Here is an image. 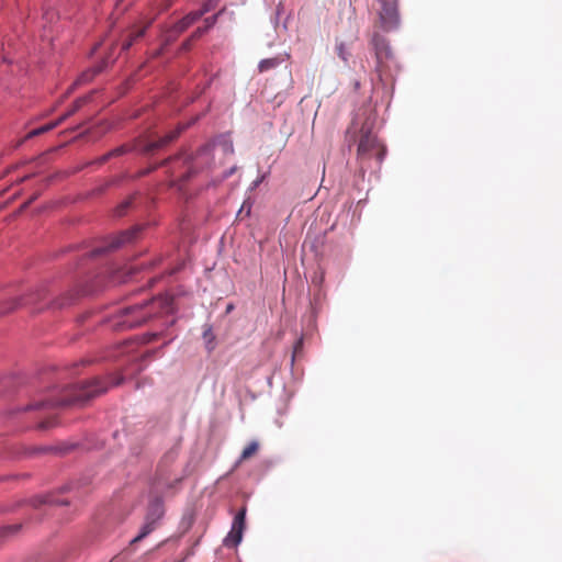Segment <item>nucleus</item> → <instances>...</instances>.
<instances>
[{
	"label": "nucleus",
	"instance_id": "obj_23",
	"mask_svg": "<svg viewBox=\"0 0 562 562\" xmlns=\"http://www.w3.org/2000/svg\"><path fill=\"white\" fill-rule=\"evenodd\" d=\"M72 301V296H63L56 301L53 302V307L54 308H63L65 307L66 305H69L70 302Z\"/></svg>",
	"mask_w": 562,
	"mask_h": 562
},
{
	"label": "nucleus",
	"instance_id": "obj_32",
	"mask_svg": "<svg viewBox=\"0 0 562 562\" xmlns=\"http://www.w3.org/2000/svg\"><path fill=\"white\" fill-rule=\"evenodd\" d=\"M164 47H165V46L162 45V47H160V48H159V52H157V55H160V52H162V50H164Z\"/></svg>",
	"mask_w": 562,
	"mask_h": 562
},
{
	"label": "nucleus",
	"instance_id": "obj_18",
	"mask_svg": "<svg viewBox=\"0 0 562 562\" xmlns=\"http://www.w3.org/2000/svg\"><path fill=\"white\" fill-rule=\"evenodd\" d=\"M259 450V443L257 441H251L250 443H248L241 454H240V458H239V462H243L251 457H254Z\"/></svg>",
	"mask_w": 562,
	"mask_h": 562
},
{
	"label": "nucleus",
	"instance_id": "obj_2",
	"mask_svg": "<svg viewBox=\"0 0 562 562\" xmlns=\"http://www.w3.org/2000/svg\"><path fill=\"white\" fill-rule=\"evenodd\" d=\"M172 300L169 296H158L142 304L131 305L122 308L121 322L124 328H134L143 325L150 317L159 312L169 313L171 311Z\"/></svg>",
	"mask_w": 562,
	"mask_h": 562
},
{
	"label": "nucleus",
	"instance_id": "obj_7",
	"mask_svg": "<svg viewBox=\"0 0 562 562\" xmlns=\"http://www.w3.org/2000/svg\"><path fill=\"white\" fill-rule=\"evenodd\" d=\"M140 231L139 226H135L132 229L121 233L119 236L112 237L111 243L108 247L95 248L91 254L92 256H99L108 250L116 249L122 245L132 241L137 233Z\"/></svg>",
	"mask_w": 562,
	"mask_h": 562
},
{
	"label": "nucleus",
	"instance_id": "obj_13",
	"mask_svg": "<svg viewBox=\"0 0 562 562\" xmlns=\"http://www.w3.org/2000/svg\"><path fill=\"white\" fill-rule=\"evenodd\" d=\"M106 66L105 61L101 65V66H98L93 69H90L86 72H83L70 87L69 89L67 90L66 94L64 95V98H67L75 89L77 86L79 85H82V83H87L89 82L90 80H92V78L98 75L99 72L102 71V69Z\"/></svg>",
	"mask_w": 562,
	"mask_h": 562
},
{
	"label": "nucleus",
	"instance_id": "obj_25",
	"mask_svg": "<svg viewBox=\"0 0 562 562\" xmlns=\"http://www.w3.org/2000/svg\"><path fill=\"white\" fill-rule=\"evenodd\" d=\"M303 347V340L302 338L299 339L295 345H294V355H293V358L295 357V355L302 349Z\"/></svg>",
	"mask_w": 562,
	"mask_h": 562
},
{
	"label": "nucleus",
	"instance_id": "obj_28",
	"mask_svg": "<svg viewBox=\"0 0 562 562\" xmlns=\"http://www.w3.org/2000/svg\"><path fill=\"white\" fill-rule=\"evenodd\" d=\"M157 336H158L157 334H147L144 336V340H145V342H149V341L156 339Z\"/></svg>",
	"mask_w": 562,
	"mask_h": 562
},
{
	"label": "nucleus",
	"instance_id": "obj_11",
	"mask_svg": "<svg viewBox=\"0 0 562 562\" xmlns=\"http://www.w3.org/2000/svg\"><path fill=\"white\" fill-rule=\"evenodd\" d=\"M42 297H43V292L40 291V292H36L35 294L29 295L27 297H18V299L11 300L10 302L7 303V305L4 307H1L0 313L1 314L9 313V312L18 308L21 305L29 304V303H35L36 301L42 300Z\"/></svg>",
	"mask_w": 562,
	"mask_h": 562
},
{
	"label": "nucleus",
	"instance_id": "obj_12",
	"mask_svg": "<svg viewBox=\"0 0 562 562\" xmlns=\"http://www.w3.org/2000/svg\"><path fill=\"white\" fill-rule=\"evenodd\" d=\"M201 18L202 15L199 11H192L172 25V32H176V35H180Z\"/></svg>",
	"mask_w": 562,
	"mask_h": 562
},
{
	"label": "nucleus",
	"instance_id": "obj_5",
	"mask_svg": "<svg viewBox=\"0 0 562 562\" xmlns=\"http://www.w3.org/2000/svg\"><path fill=\"white\" fill-rule=\"evenodd\" d=\"M376 3V12L383 30L390 31L398 25L400 16L397 9V0H374Z\"/></svg>",
	"mask_w": 562,
	"mask_h": 562
},
{
	"label": "nucleus",
	"instance_id": "obj_20",
	"mask_svg": "<svg viewBox=\"0 0 562 562\" xmlns=\"http://www.w3.org/2000/svg\"><path fill=\"white\" fill-rule=\"evenodd\" d=\"M280 64V59L274 57V58H267V59H262L259 65H258V68H259V71L260 72H265V71H268L272 68H276L278 65Z\"/></svg>",
	"mask_w": 562,
	"mask_h": 562
},
{
	"label": "nucleus",
	"instance_id": "obj_31",
	"mask_svg": "<svg viewBox=\"0 0 562 562\" xmlns=\"http://www.w3.org/2000/svg\"><path fill=\"white\" fill-rule=\"evenodd\" d=\"M164 47H165V46L162 45V47H160V48H159V52H157V55H160V52H162V50H164Z\"/></svg>",
	"mask_w": 562,
	"mask_h": 562
},
{
	"label": "nucleus",
	"instance_id": "obj_10",
	"mask_svg": "<svg viewBox=\"0 0 562 562\" xmlns=\"http://www.w3.org/2000/svg\"><path fill=\"white\" fill-rule=\"evenodd\" d=\"M183 128H184V126H179L177 130L169 132L168 134H166L164 137L159 138L158 140L149 142L145 146L144 150L146 153H150V151H154L158 148L166 146L167 144L175 140L180 135V133L183 131Z\"/></svg>",
	"mask_w": 562,
	"mask_h": 562
},
{
	"label": "nucleus",
	"instance_id": "obj_21",
	"mask_svg": "<svg viewBox=\"0 0 562 562\" xmlns=\"http://www.w3.org/2000/svg\"><path fill=\"white\" fill-rule=\"evenodd\" d=\"M134 198L131 196L127 200L123 201L115 209V215L116 216H123L126 214L127 210L131 207L133 203Z\"/></svg>",
	"mask_w": 562,
	"mask_h": 562
},
{
	"label": "nucleus",
	"instance_id": "obj_14",
	"mask_svg": "<svg viewBox=\"0 0 562 562\" xmlns=\"http://www.w3.org/2000/svg\"><path fill=\"white\" fill-rule=\"evenodd\" d=\"M224 10H221L218 11L216 14L212 15V16H209L204 20V25L203 27H198L193 33H192V38H200L203 34H205L211 27H213L215 25V23L217 22V19L220 16V14L223 12Z\"/></svg>",
	"mask_w": 562,
	"mask_h": 562
},
{
	"label": "nucleus",
	"instance_id": "obj_19",
	"mask_svg": "<svg viewBox=\"0 0 562 562\" xmlns=\"http://www.w3.org/2000/svg\"><path fill=\"white\" fill-rule=\"evenodd\" d=\"M146 32V27H143L136 32L130 34L128 38L122 44V50H127L134 44V42L140 38Z\"/></svg>",
	"mask_w": 562,
	"mask_h": 562
},
{
	"label": "nucleus",
	"instance_id": "obj_16",
	"mask_svg": "<svg viewBox=\"0 0 562 562\" xmlns=\"http://www.w3.org/2000/svg\"><path fill=\"white\" fill-rule=\"evenodd\" d=\"M88 97L78 98L74 102L72 106L65 114L59 116V119H63V122H65L69 116L74 115L77 111H79L88 102Z\"/></svg>",
	"mask_w": 562,
	"mask_h": 562
},
{
	"label": "nucleus",
	"instance_id": "obj_30",
	"mask_svg": "<svg viewBox=\"0 0 562 562\" xmlns=\"http://www.w3.org/2000/svg\"><path fill=\"white\" fill-rule=\"evenodd\" d=\"M164 47H165V46L162 45V47H160V48H159V52H157V55H160V52H162V50H164Z\"/></svg>",
	"mask_w": 562,
	"mask_h": 562
},
{
	"label": "nucleus",
	"instance_id": "obj_22",
	"mask_svg": "<svg viewBox=\"0 0 562 562\" xmlns=\"http://www.w3.org/2000/svg\"><path fill=\"white\" fill-rule=\"evenodd\" d=\"M220 2H221V0H206L203 3L202 8L200 10H198V11L203 16L205 13L214 10L218 5Z\"/></svg>",
	"mask_w": 562,
	"mask_h": 562
},
{
	"label": "nucleus",
	"instance_id": "obj_8",
	"mask_svg": "<svg viewBox=\"0 0 562 562\" xmlns=\"http://www.w3.org/2000/svg\"><path fill=\"white\" fill-rule=\"evenodd\" d=\"M211 146H203L198 150L195 156L192 158L190 166L188 167V171L181 177V181H187L191 178L192 173L196 172L198 168L202 165H206L211 160Z\"/></svg>",
	"mask_w": 562,
	"mask_h": 562
},
{
	"label": "nucleus",
	"instance_id": "obj_4",
	"mask_svg": "<svg viewBox=\"0 0 562 562\" xmlns=\"http://www.w3.org/2000/svg\"><path fill=\"white\" fill-rule=\"evenodd\" d=\"M164 516V504L158 497H155L148 505L145 521L140 528V532L132 540V543H136L153 532L157 522Z\"/></svg>",
	"mask_w": 562,
	"mask_h": 562
},
{
	"label": "nucleus",
	"instance_id": "obj_3",
	"mask_svg": "<svg viewBox=\"0 0 562 562\" xmlns=\"http://www.w3.org/2000/svg\"><path fill=\"white\" fill-rule=\"evenodd\" d=\"M357 154L360 161L375 157L381 162L384 157L385 148L372 133L368 123H364L361 127Z\"/></svg>",
	"mask_w": 562,
	"mask_h": 562
},
{
	"label": "nucleus",
	"instance_id": "obj_6",
	"mask_svg": "<svg viewBox=\"0 0 562 562\" xmlns=\"http://www.w3.org/2000/svg\"><path fill=\"white\" fill-rule=\"evenodd\" d=\"M246 508L243 507L234 517L232 529L224 539V544L228 548L237 547L241 539L245 529Z\"/></svg>",
	"mask_w": 562,
	"mask_h": 562
},
{
	"label": "nucleus",
	"instance_id": "obj_24",
	"mask_svg": "<svg viewBox=\"0 0 562 562\" xmlns=\"http://www.w3.org/2000/svg\"><path fill=\"white\" fill-rule=\"evenodd\" d=\"M179 35H176V32H172V26L165 33L164 35V46H167L175 42Z\"/></svg>",
	"mask_w": 562,
	"mask_h": 562
},
{
	"label": "nucleus",
	"instance_id": "obj_27",
	"mask_svg": "<svg viewBox=\"0 0 562 562\" xmlns=\"http://www.w3.org/2000/svg\"><path fill=\"white\" fill-rule=\"evenodd\" d=\"M20 526L19 525H14V526H8L4 528V531L5 533L8 532H16L19 530Z\"/></svg>",
	"mask_w": 562,
	"mask_h": 562
},
{
	"label": "nucleus",
	"instance_id": "obj_26",
	"mask_svg": "<svg viewBox=\"0 0 562 562\" xmlns=\"http://www.w3.org/2000/svg\"><path fill=\"white\" fill-rule=\"evenodd\" d=\"M196 38H192V35L190 36L189 40H187L183 44H182V49L187 50V49H190V46H191V42L192 41H195Z\"/></svg>",
	"mask_w": 562,
	"mask_h": 562
},
{
	"label": "nucleus",
	"instance_id": "obj_33",
	"mask_svg": "<svg viewBox=\"0 0 562 562\" xmlns=\"http://www.w3.org/2000/svg\"><path fill=\"white\" fill-rule=\"evenodd\" d=\"M120 383H121V380H117V381L113 382L112 384L119 385Z\"/></svg>",
	"mask_w": 562,
	"mask_h": 562
},
{
	"label": "nucleus",
	"instance_id": "obj_1",
	"mask_svg": "<svg viewBox=\"0 0 562 562\" xmlns=\"http://www.w3.org/2000/svg\"><path fill=\"white\" fill-rule=\"evenodd\" d=\"M109 387V383L102 379L93 378L80 385L69 386L65 394L57 401L37 402L27 406V409H41L46 405L50 406H69L83 405L89 400L104 393Z\"/></svg>",
	"mask_w": 562,
	"mask_h": 562
},
{
	"label": "nucleus",
	"instance_id": "obj_9",
	"mask_svg": "<svg viewBox=\"0 0 562 562\" xmlns=\"http://www.w3.org/2000/svg\"><path fill=\"white\" fill-rule=\"evenodd\" d=\"M373 45L375 49V56L378 59V64H383L387 59L392 57V52L389 46V43L385 38L375 36L373 38Z\"/></svg>",
	"mask_w": 562,
	"mask_h": 562
},
{
	"label": "nucleus",
	"instance_id": "obj_15",
	"mask_svg": "<svg viewBox=\"0 0 562 562\" xmlns=\"http://www.w3.org/2000/svg\"><path fill=\"white\" fill-rule=\"evenodd\" d=\"M63 123V119H57L56 121L54 122H50L48 124H45L38 128H34L32 130L31 132L27 133V135L25 136L26 139L29 138H33L35 136H38V135H42L46 132H49L52 130H54L55 127H57L58 125H60Z\"/></svg>",
	"mask_w": 562,
	"mask_h": 562
},
{
	"label": "nucleus",
	"instance_id": "obj_29",
	"mask_svg": "<svg viewBox=\"0 0 562 562\" xmlns=\"http://www.w3.org/2000/svg\"><path fill=\"white\" fill-rule=\"evenodd\" d=\"M234 170H235V168H231V170L224 175V178H227L228 176H231L234 172Z\"/></svg>",
	"mask_w": 562,
	"mask_h": 562
},
{
	"label": "nucleus",
	"instance_id": "obj_17",
	"mask_svg": "<svg viewBox=\"0 0 562 562\" xmlns=\"http://www.w3.org/2000/svg\"><path fill=\"white\" fill-rule=\"evenodd\" d=\"M128 150H130V148L126 145L119 146V147L114 148L113 150H110L109 153L103 155L99 159V164H104L105 161H108L109 159H111L113 157L122 156V155L126 154Z\"/></svg>",
	"mask_w": 562,
	"mask_h": 562
}]
</instances>
